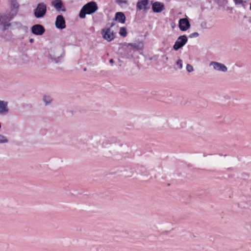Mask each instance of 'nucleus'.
<instances>
[{"instance_id": "obj_1", "label": "nucleus", "mask_w": 251, "mask_h": 251, "mask_svg": "<svg viewBox=\"0 0 251 251\" xmlns=\"http://www.w3.org/2000/svg\"><path fill=\"white\" fill-rule=\"evenodd\" d=\"M98 6L95 1H91L84 4L80 9L78 16L80 19H84L86 15H91L98 10Z\"/></svg>"}, {"instance_id": "obj_2", "label": "nucleus", "mask_w": 251, "mask_h": 251, "mask_svg": "<svg viewBox=\"0 0 251 251\" xmlns=\"http://www.w3.org/2000/svg\"><path fill=\"white\" fill-rule=\"evenodd\" d=\"M20 5L17 0H10V11L3 16L8 22L11 21L18 14Z\"/></svg>"}, {"instance_id": "obj_3", "label": "nucleus", "mask_w": 251, "mask_h": 251, "mask_svg": "<svg viewBox=\"0 0 251 251\" xmlns=\"http://www.w3.org/2000/svg\"><path fill=\"white\" fill-rule=\"evenodd\" d=\"M128 44L126 42L120 44L121 47L119 48V50L121 51L120 53L122 57L129 58L133 56V49L128 45Z\"/></svg>"}, {"instance_id": "obj_4", "label": "nucleus", "mask_w": 251, "mask_h": 251, "mask_svg": "<svg viewBox=\"0 0 251 251\" xmlns=\"http://www.w3.org/2000/svg\"><path fill=\"white\" fill-rule=\"evenodd\" d=\"M34 16L37 18H43L47 13V5L43 2L37 4V7L33 10Z\"/></svg>"}, {"instance_id": "obj_5", "label": "nucleus", "mask_w": 251, "mask_h": 251, "mask_svg": "<svg viewBox=\"0 0 251 251\" xmlns=\"http://www.w3.org/2000/svg\"><path fill=\"white\" fill-rule=\"evenodd\" d=\"M102 37L107 42H111L116 37V33L113 31H111L110 27H105L101 30Z\"/></svg>"}, {"instance_id": "obj_6", "label": "nucleus", "mask_w": 251, "mask_h": 251, "mask_svg": "<svg viewBox=\"0 0 251 251\" xmlns=\"http://www.w3.org/2000/svg\"><path fill=\"white\" fill-rule=\"evenodd\" d=\"M188 37L186 35L178 36L176 41L173 48L175 50H178L181 49L187 42Z\"/></svg>"}, {"instance_id": "obj_7", "label": "nucleus", "mask_w": 251, "mask_h": 251, "mask_svg": "<svg viewBox=\"0 0 251 251\" xmlns=\"http://www.w3.org/2000/svg\"><path fill=\"white\" fill-rule=\"evenodd\" d=\"M137 11L143 10L145 13L150 9V0H139L136 3Z\"/></svg>"}, {"instance_id": "obj_8", "label": "nucleus", "mask_w": 251, "mask_h": 251, "mask_svg": "<svg viewBox=\"0 0 251 251\" xmlns=\"http://www.w3.org/2000/svg\"><path fill=\"white\" fill-rule=\"evenodd\" d=\"M54 25L55 27L60 30L64 29L66 27L65 19L62 15H58L56 16Z\"/></svg>"}, {"instance_id": "obj_9", "label": "nucleus", "mask_w": 251, "mask_h": 251, "mask_svg": "<svg viewBox=\"0 0 251 251\" xmlns=\"http://www.w3.org/2000/svg\"><path fill=\"white\" fill-rule=\"evenodd\" d=\"M31 31L32 34L37 36H41L46 31L45 27L41 24H35L31 27Z\"/></svg>"}, {"instance_id": "obj_10", "label": "nucleus", "mask_w": 251, "mask_h": 251, "mask_svg": "<svg viewBox=\"0 0 251 251\" xmlns=\"http://www.w3.org/2000/svg\"><path fill=\"white\" fill-rule=\"evenodd\" d=\"M152 10L154 13H160L165 9V5L163 3L159 1H151Z\"/></svg>"}, {"instance_id": "obj_11", "label": "nucleus", "mask_w": 251, "mask_h": 251, "mask_svg": "<svg viewBox=\"0 0 251 251\" xmlns=\"http://www.w3.org/2000/svg\"><path fill=\"white\" fill-rule=\"evenodd\" d=\"M191 25L187 18H180L178 21V27L182 31H185L190 28Z\"/></svg>"}, {"instance_id": "obj_12", "label": "nucleus", "mask_w": 251, "mask_h": 251, "mask_svg": "<svg viewBox=\"0 0 251 251\" xmlns=\"http://www.w3.org/2000/svg\"><path fill=\"white\" fill-rule=\"evenodd\" d=\"M51 5L53 6L57 11L65 12L66 11V9L62 0H53L51 2Z\"/></svg>"}, {"instance_id": "obj_13", "label": "nucleus", "mask_w": 251, "mask_h": 251, "mask_svg": "<svg viewBox=\"0 0 251 251\" xmlns=\"http://www.w3.org/2000/svg\"><path fill=\"white\" fill-rule=\"evenodd\" d=\"M113 20L123 24L126 22V16L124 12H117L115 13Z\"/></svg>"}, {"instance_id": "obj_14", "label": "nucleus", "mask_w": 251, "mask_h": 251, "mask_svg": "<svg viewBox=\"0 0 251 251\" xmlns=\"http://www.w3.org/2000/svg\"><path fill=\"white\" fill-rule=\"evenodd\" d=\"M210 64L213 66L214 69L226 72L227 70V67L223 64L217 62H211Z\"/></svg>"}, {"instance_id": "obj_15", "label": "nucleus", "mask_w": 251, "mask_h": 251, "mask_svg": "<svg viewBox=\"0 0 251 251\" xmlns=\"http://www.w3.org/2000/svg\"><path fill=\"white\" fill-rule=\"evenodd\" d=\"M8 112V102L0 100V114L5 115Z\"/></svg>"}, {"instance_id": "obj_16", "label": "nucleus", "mask_w": 251, "mask_h": 251, "mask_svg": "<svg viewBox=\"0 0 251 251\" xmlns=\"http://www.w3.org/2000/svg\"><path fill=\"white\" fill-rule=\"evenodd\" d=\"M128 45H129L130 47H132V49H133V51H134V50H141L143 49V43L141 41H139L137 43H128L127 44Z\"/></svg>"}, {"instance_id": "obj_17", "label": "nucleus", "mask_w": 251, "mask_h": 251, "mask_svg": "<svg viewBox=\"0 0 251 251\" xmlns=\"http://www.w3.org/2000/svg\"><path fill=\"white\" fill-rule=\"evenodd\" d=\"M43 100L46 105L50 104L52 100V98L48 95H44Z\"/></svg>"}, {"instance_id": "obj_18", "label": "nucleus", "mask_w": 251, "mask_h": 251, "mask_svg": "<svg viewBox=\"0 0 251 251\" xmlns=\"http://www.w3.org/2000/svg\"><path fill=\"white\" fill-rule=\"evenodd\" d=\"M120 36L123 37H125L127 34L126 28V27H121L120 28V31L119 32Z\"/></svg>"}, {"instance_id": "obj_19", "label": "nucleus", "mask_w": 251, "mask_h": 251, "mask_svg": "<svg viewBox=\"0 0 251 251\" xmlns=\"http://www.w3.org/2000/svg\"><path fill=\"white\" fill-rule=\"evenodd\" d=\"M54 50H51L50 53L49 55H50V58L51 59V60H53L54 61H55V62L56 63H58V61H59V59L60 58V56H58V57H55L54 56Z\"/></svg>"}, {"instance_id": "obj_20", "label": "nucleus", "mask_w": 251, "mask_h": 251, "mask_svg": "<svg viewBox=\"0 0 251 251\" xmlns=\"http://www.w3.org/2000/svg\"><path fill=\"white\" fill-rule=\"evenodd\" d=\"M4 20L5 21L2 22V24H3V25L2 30H6L8 29V28L11 25V24L8 23V21L5 20V18H4Z\"/></svg>"}, {"instance_id": "obj_21", "label": "nucleus", "mask_w": 251, "mask_h": 251, "mask_svg": "<svg viewBox=\"0 0 251 251\" xmlns=\"http://www.w3.org/2000/svg\"><path fill=\"white\" fill-rule=\"evenodd\" d=\"M176 67H175L176 69H181L182 68V60L180 59H178L176 63Z\"/></svg>"}, {"instance_id": "obj_22", "label": "nucleus", "mask_w": 251, "mask_h": 251, "mask_svg": "<svg viewBox=\"0 0 251 251\" xmlns=\"http://www.w3.org/2000/svg\"><path fill=\"white\" fill-rule=\"evenodd\" d=\"M7 142H8V140L7 138L4 135L0 134V144L6 143Z\"/></svg>"}, {"instance_id": "obj_23", "label": "nucleus", "mask_w": 251, "mask_h": 251, "mask_svg": "<svg viewBox=\"0 0 251 251\" xmlns=\"http://www.w3.org/2000/svg\"><path fill=\"white\" fill-rule=\"evenodd\" d=\"M186 70L189 73L192 72L194 70L193 67L191 65L187 64L186 66Z\"/></svg>"}, {"instance_id": "obj_24", "label": "nucleus", "mask_w": 251, "mask_h": 251, "mask_svg": "<svg viewBox=\"0 0 251 251\" xmlns=\"http://www.w3.org/2000/svg\"><path fill=\"white\" fill-rule=\"evenodd\" d=\"M116 2L119 4L121 3H124L125 4H128V1L126 0H116Z\"/></svg>"}, {"instance_id": "obj_25", "label": "nucleus", "mask_w": 251, "mask_h": 251, "mask_svg": "<svg viewBox=\"0 0 251 251\" xmlns=\"http://www.w3.org/2000/svg\"><path fill=\"white\" fill-rule=\"evenodd\" d=\"M199 36V33L197 32H193L189 35V38L197 37Z\"/></svg>"}, {"instance_id": "obj_26", "label": "nucleus", "mask_w": 251, "mask_h": 251, "mask_svg": "<svg viewBox=\"0 0 251 251\" xmlns=\"http://www.w3.org/2000/svg\"><path fill=\"white\" fill-rule=\"evenodd\" d=\"M233 1L236 4H243L244 3L246 2V1L243 0H233Z\"/></svg>"}, {"instance_id": "obj_27", "label": "nucleus", "mask_w": 251, "mask_h": 251, "mask_svg": "<svg viewBox=\"0 0 251 251\" xmlns=\"http://www.w3.org/2000/svg\"><path fill=\"white\" fill-rule=\"evenodd\" d=\"M109 62L110 64H113L114 63V60L113 59H110Z\"/></svg>"}, {"instance_id": "obj_28", "label": "nucleus", "mask_w": 251, "mask_h": 251, "mask_svg": "<svg viewBox=\"0 0 251 251\" xmlns=\"http://www.w3.org/2000/svg\"><path fill=\"white\" fill-rule=\"evenodd\" d=\"M34 40L33 38H30L29 40V42L30 43H33L34 42Z\"/></svg>"}, {"instance_id": "obj_29", "label": "nucleus", "mask_w": 251, "mask_h": 251, "mask_svg": "<svg viewBox=\"0 0 251 251\" xmlns=\"http://www.w3.org/2000/svg\"><path fill=\"white\" fill-rule=\"evenodd\" d=\"M114 25H115V23H111V24H110V25L108 27H110V29H111V28L112 27H113Z\"/></svg>"}, {"instance_id": "obj_30", "label": "nucleus", "mask_w": 251, "mask_h": 251, "mask_svg": "<svg viewBox=\"0 0 251 251\" xmlns=\"http://www.w3.org/2000/svg\"><path fill=\"white\" fill-rule=\"evenodd\" d=\"M249 22L251 24V17L249 18Z\"/></svg>"}, {"instance_id": "obj_31", "label": "nucleus", "mask_w": 251, "mask_h": 251, "mask_svg": "<svg viewBox=\"0 0 251 251\" xmlns=\"http://www.w3.org/2000/svg\"><path fill=\"white\" fill-rule=\"evenodd\" d=\"M83 70L84 71H86L87 68H83Z\"/></svg>"}, {"instance_id": "obj_32", "label": "nucleus", "mask_w": 251, "mask_h": 251, "mask_svg": "<svg viewBox=\"0 0 251 251\" xmlns=\"http://www.w3.org/2000/svg\"><path fill=\"white\" fill-rule=\"evenodd\" d=\"M207 155V154L205 153H203V156H206Z\"/></svg>"}, {"instance_id": "obj_33", "label": "nucleus", "mask_w": 251, "mask_h": 251, "mask_svg": "<svg viewBox=\"0 0 251 251\" xmlns=\"http://www.w3.org/2000/svg\"><path fill=\"white\" fill-rule=\"evenodd\" d=\"M250 10L251 11V3H250Z\"/></svg>"}]
</instances>
